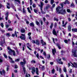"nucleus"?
<instances>
[{
	"label": "nucleus",
	"instance_id": "9b49d317",
	"mask_svg": "<svg viewBox=\"0 0 77 77\" xmlns=\"http://www.w3.org/2000/svg\"><path fill=\"white\" fill-rule=\"evenodd\" d=\"M72 30L73 32H77V28H73L72 29Z\"/></svg>",
	"mask_w": 77,
	"mask_h": 77
},
{
	"label": "nucleus",
	"instance_id": "a878e982",
	"mask_svg": "<svg viewBox=\"0 0 77 77\" xmlns=\"http://www.w3.org/2000/svg\"><path fill=\"white\" fill-rule=\"evenodd\" d=\"M40 9L41 11V12L42 14H45V12H44L42 11V9Z\"/></svg>",
	"mask_w": 77,
	"mask_h": 77
},
{
	"label": "nucleus",
	"instance_id": "0eeeda50",
	"mask_svg": "<svg viewBox=\"0 0 77 77\" xmlns=\"http://www.w3.org/2000/svg\"><path fill=\"white\" fill-rule=\"evenodd\" d=\"M72 27V26L71 25H69L67 26L68 30L69 32H70L71 29V27Z\"/></svg>",
	"mask_w": 77,
	"mask_h": 77
},
{
	"label": "nucleus",
	"instance_id": "f3484780",
	"mask_svg": "<svg viewBox=\"0 0 77 77\" xmlns=\"http://www.w3.org/2000/svg\"><path fill=\"white\" fill-rule=\"evenodd\" d=\"M67 22H66L65 23V24L64 25H62V27H64L65 28H66V25L67 24Z\"/></svg>",
	"mask_w": 77,
	"mask_h": 77
},
{
	"label": "nucleus",
	"instance_id": "b1692460",
	"mask_svg": "<svg viewBox=\"0 0 77 77\" xmlns=\"http://www.w3.org/2000/svg\"><path fill=\"white\" fill-rule=\"evenodd\" d=\"M6 36L7 37H10V33H7L6 34Z\"/></svg>",
	"mask_w": 77,
	"mask_h": 77
},
{
	"label": "nucleus",
	"instance_id": "864d4df0",
	"mask_svg": "<svg viewBox=\"0 0 77 77\" xmlns=\"http://www.w3.org/2000/svg\"><path fill=\"white\" fill-rule=\"evenodd\" d=\"M6 26V28H8V27H9V25H5Z\"/></svg>",
	"mask_w": 77,
	"mask_h": 77
},
{
	"label": "nucleus",
	"instance_id": "7c9ffc66",
	"mask_svg": "<svg viewBox=\"0 0 77 77\" xmlns=\"http://www.w3.org/2000/svg\"><path fill=\"white\" fill-rule=\"evenodd\" d=\"M23 14H26V12L25 9H24V8H23Z\"/></svg>",
	"mask_w": 77,
	"mask_h": 77
},
{
	"label": "nucleus",
	"instance_id": "09e8293b",
	"mask_svg": "<svg viewBox=\"0 0 77 77\" xmlns=\"http://www.w3.org/2000/svg\"><path fill=\"white\" fill-rule=\"evenodd\" d=\"M15 62H19L20 61V59H17L15 60Z\"/></svg>",
	"mask_w": 77,
	"mask_h": 77
},
{
	"label": "nucleus",
	"instance_id": "e2e57ef3",
	"mask_svg": "<svg viewBox=\"0 0 77 77\" xmlns=\"http://www.w3.org/2000/svg\"><path fill=\"white\" fill-rule=\"evenodd\" d=\"M43 54L44 56H46V53L45 52H43Z\"/></svg>",
	"mask_w": 77,
	"mask_h": 77
},
{
	"label": "nucleus",
	"instance_id": "2f4dec72",
	"mask_svg": "<svg viewBox=\"0 0 77 77\" xmlns=\"http://www.w3.org/2000/svg\"><path fill=\"white\" fill-rule=\"evenodd\" d=\"M53 23H52L50 26V29H52V28H53Z\"/></svg>",
	"mask_w": 77,
	"mask_h": 77
},
{
	"label": "nucleus",
	"instance_id": "f257e3e1",
	"mask_svg": "<svg viewBox=\"0 0 77 77\" xmlns=\"http://www.w3.org/2000/svg\"><path fill=\"white\" fill-rule=\"evenodd\" d=\"M63 4H61L60 5L61 6V7H57L56 9L57 11V14H61V15H64L66 14V11L65 9L63 10Z\"/></svg>",
	"mask_w": 77,
	"mask_h": 77
},
{
	"label": "nucleus",
	"instance_id": "4c0bfd02",
	"mask_svg": "<svg viewBox=\"0 0 77 77\" xmlns=\"http://www.w3.org/2000/svg\"><path fill=\"white\" fill-rule=\"evenodd\" d=\"M12 9H14V10L15 11H16V9L15 10V6H14V5H12Z\"/></svg>",
	"mask_w": 77,
	"mask_h": 77
},
{
	"label": "nucleus",
	"instance_id": "680f3d73",
	"mask_svg": "<svg viewBox=\"0 0 77 77\" xmlns=\"http://www.w3.org/2000/svg\"><path fill=\"white\" fill-rule=\"evenodd\" d=\"M54 63L53 62H50V64L51 65H53Z\"/></svg>",
	"mask_w": 77,
	"mask_h": 77
},
{
	"label": "nucleus",
	"instance_id": "473e14b6",
	"mask_svg": "<svg viewBox=\"0 0 77 77\" xmlns=\"http://www.w3.org/2000/svg\"><path fill=\"white\" fill-rule=\"evenodd\" d=\"M39 22L41 24V25H42L43 24V22L42 20H39Z\"/></svg>",
	"mask_w": 77,
	"mask_h": 77
},
{
	"label": "nucleus",
	"instance_id": "39448f33",
	"mask_svg": "<svg viewBox=\"0 0 77 77\" xmlns=\"http://www.w3.org/2000/svg\"><path fill=\"white\" fill-rule=\"evenodd\" d=\"M70 63L71 64H72V66H73V67H74L75 68H77V63L74 62L73 63V64L71 62H70Z\"/></svg>",
	"mask_w": 77,
	"mask_h": 77
},
{
	"label": "nucleus",
	"instance_id": "393cba45",
	"mask_svg": "<svg viewBox=\"0 0 77 77\" xmlns=\"http://www.w3.org/2000/svg\"><path fill=\"white\" fill-rule=\"evenodd\" d=\"M44 69H45V67H44V66H43L41 67V70L42 71H44Z\"/></svg>",
	"mask_w": 77,
	"mask_h": 77
},
{
	"label": "nucleus",
	"instance_id": "a19ab883",
	"mask_svg": "<svg viewBox=\"0 0 77 77\" xmlns=\"http://www.w3.org/2000/svg\"><path fill=\"white\" fill-rule=\"evenodd\" d=\"M0 31L2 32V33H5V31L3 30V29H1Z\"/></svg>",
	"mask_w": 77,
	"mask_h": 77
},
{
	"label": "nucleus",
	"instance_id": "c756f323",
	"mask_svg": "<svg viewBox=\"0 0 77 77\" xmlns=\"http://www.w3.org/2000/svg\"><path fill=\"white\" fill-rule=\"evenodd\" d=\"M31 63H35L36 61L35 60H32L31 61Z\"/></svg>",
	"mask_w": 77,
	"mask_h": 77
},
{
	"label": "nucleus",
	"instance_id": "e433bc0d",
	"mask_svg": "<svg viewBox=\"0 0 77 77\" xmlns=\"http://www.w3.org/2000/svg\"><path fill=\"white\" fill-rule=\"evenodd\" d=\"M63 71L65 72H66V68L65 67L64 68Z\"/></svg>",
	"mask_w": 77,
	"mask_h": 77
},
{
	"label": "nucleus",
	"instance_id": "79ce46f5",
	"mask_svg": "<svg viewBox=\"0 0 77 77\" xmlns=\"http://www.w3.org/2000/svg\"><path fill=\"white\" fill-rule=\"evenodd\" d=\"M23 63H26V61L25 60V58H23Z\"/></svg>",
	"mask_w": 77,
	"mask_h": 77
},
{
	"label": "nucleus",
	"instance_id": "338daca9",
	"mask_svg": "<svg viewBox=\"0 0 77 77\" xmlns=\"http://www.w3.org/2000/svg\"><path fill=\"white\" fill-rule=\"evenodd\" d=\"M44 42L42 40H41V43L42 44H43V42Z\"/></svg>",
	"mask_w": 77,
	"mask_h": 77
},
{
	"label": "nucleus",
	"instance_id": "aec40b11",
	"mask_svg": "<svg viewBox=\"0 0 77 77\" xmlns=\"http://www.w3.org/2000/svg\"><path fill=\"white\" fill-rule=\"evenodd\" d=\"M8 57L10 59H11V63H14V61L12 60V58H11V57H10V56H8Z\"/></svg>",
	"mask_w": 77,
	"mask_h": 77
},
{
	"label": "nucleus",
	"instance_id": "bf43d9fd",
	"mask_svg": "<svg viewBox=\"0 0 77 77\" xmlns=\"http://www.w3.org/2000/svg\"><path fill=\"white\" fill-rule=\"evenodd\" d=\"M31 32H29L28 34V36H30L31 35Z\"/></svg>",
	"mask_w": 77,
	"mask_h": 77
},
{
	"label": "nucleus",
	"instance_id": "c85d7f7f",
	"mask_svg": "<svg viewBox=\"0 0 77 77\" xmlns=\"http://www.w3.org/2000/svg\"><path fill=\"white\" fill-rule=\"evenodd\" d=\"M30 26L32 27H34V24L33 22L31 23H30Z\"/></svg>",
	"mask_w": 77,
	"mask_h": 77
},
{
	"label": "nucleus",
	"instance_id": "37998d69",
	"mask_svg": "<svg viewBox=\"0 0 77 77\" xmlns=\"http://www.w3.org/2000/svg\"><path fill=\"white\" fill-rule=\"evenodd\" d=\"M14 33H15L16 36V37H17V33H18V32H16V31H15Z\"/></svg>",
	"mask_w": 77,
	"mask_h": 77
},
{
	"label": "nucleus",
	"instance_id": "603ef678",
	"mask_svg": "<svg viewBox=\"0 0 77 77\" xmlns=\"http://www.w3.org/2000/svg\"><path fill=\"white\" fill-rule=\"evenodd\" d=\"M34 11L35 13H36V14H37V10L36 9H34Z\"/></svg>",
	"mask_w": 77,
	"mask_h": 77
},
{
	"label": "nucleus",
	"instance_id": "052dcab7",
	"mask_svg": "<svg viewBox=\"0 0 77 77\" xmlns=\"http://www.w3.org/2000/svg\"><path fill=\"white\" fill-rule=\"evenodd\" d=\"M64 42L65 43H66L67 44V42H68V40H67L66 39L64 40Z\"/></svg>",
	"mask_w": 77,
	"mask_h": 77
},
{
	"label": "nucleus",
	"instance_id": "dca6fc26",
	"mask_svg": "<svg viewBox=\"0 0 77 77\" xmlns=\"http://www.w3.org/2000/svg\"><path fill=\"white\" fill-rule=\"evenodd\" d=\"M56 46H57V47L60 49H61V47H60V44H59L58 43H57L56 44Z\"/></svg>",
	"mask_w": 77,
	"mask_h": 77
},
{
	"label": "nucleus",
	"instance_id": "c9c22d12",
	"mask_svg": "<svg viewBox=\"0 0 77 77\" xmlns=\"http://www.w3.org/2000/svg\"><path fill=\"white\" fill-rule=\"evenodd\" d=\"M54 21H59V19L57 18H56V17H54Z\"/></svg>",
	"mask_w": 77,
	"mask_h": 77
},
{
	"label": "nucleus",
	"instance_id": "6e6552de",
	"mask_svg": "<svg viewBox=\"0 0 77 77\" xmlns=\"http://www.w3.org/2000/svg\"><path fill=\"white\" fill-rule=\"evenodd\" d=\"M2 40L1 42L2 44V45H2V44H5V38H4V37H3V38H2Z\"/></svg>",
	"mask_w": 77,
	"mask_h": 77
},
{
	"label": "nucleus",
	"instance_id": "774afa93",
	"mask_svg": "<svg viewBox=\"0 0 77 77\" xmlns=\"http://www.w3.org/2000/svg\"><path fill=\"white\" fill-rule=\"evenodd\" d=\"M8 14H9V13H7L6 14H5V15H6V17H8Z\"/></svg>",
	"mask_w": 77,
	"mask_h": 77
},
{
	"label": "nucleus",
	"instance_id": "423d86ee",
	"mask_svg": "<svg viewBox=\"0 0 77 77\" xmlns=\"http://www.w3.org/2000/svg\"><path fill=\"white\" fill-rule=\"evenodd\" d=\"M44 5V3H43V2H40V5L38 4L40 8V9H42L43 6Z\"/></svg>",
	"mask_w": 77,
	"mask_h": 77
},
{
	"label": "nucleus",
	"instance_id": "f8f14e48",
	"mask_svg": "<svg viewBox=\"0 0 77 77\" xmlns=\"http://www.w3.org/2000/svg\"><path fill=\"white\" fill-rule=\"evenodd\" d=\"M20 38L21 39H23V40H25L26 39V36H20Z\"/></svg>",
	"mask_w": 77,
	"mask_h": 77
},
{
	"label": "nucleus",
	"instance_id": "1a4fd4ad",
	"mask_svg": "<svg viewBox=\"0 0 77 77\" xmlns=\"http://www.w3.org/2000/svg\"><path fill=\"white\" fill-rule=\"evenodd\" d=\"M52 33L54 35H55V36H57V32H56V31L55 29H53Z\"/></svg>",
	"mask_w": 77,
	"mask_h": 77
},
{
	"label": "nucleus",
	"instance_id": "4d7b16f0",
	"mask_svg": "<svg viewBox=\"0 0 77 77\" xmlns=\"http://www.w3.org/2000/svg\"><path fill=\"white\" fill-rule=\"evenodd\" d=\"M50 55L49 54L48 57H47V59H50Z\"/></svg>",
	"mask_w": 77,
	"mask_h": 77
},
{
	"label": "nucleus",
	"instance_id": "0e129e2a",
	"mask_svg": "<svg viewBox=\"0 0 77 77\" xmlns=\"http://www.w3.org/2000/svg\"><path fill=\"white\" fill-rule=\"evenodd\" d=\"M48 1L47 0H46L45 1V3H48Z\"/></svg>",
	"mask_w": 77,
	"mask_h": 77
},
{
	"label": "nucleus",
	"instance_id": "2eb2a0df",
	"mask_svg": "<svg viewBox=\"0 0 77 77\" xmlns=\"http://www.w3.org/2000/svg\"><path fill=\"white\" fill-rule=\"evenodd\" d=\"M52 53L53 55H54L55 54V53H56V49H53L52 50Z\"/></svg>",
	"mask_w": 77,
	"mask_h": 77
},
{
	"label": "nucleus",
	"instance_id": "a18cd8bd",
	"mask_svg": "<svg viewBox=\"0 0 77 77\" xmlns=\"http://www.w3.org/2000/svg\"><path fill=\"white\" fill-rule=\"evenodd\" d=\"M43 44H42V46H44V45H46V43L45 42H43Z\"/></svg>",
	"mask_w": 77,
	"mask_h": 77
},
{
	"label": "nucleus",
	"instance_id": "49530a36",
	"mask_svg": "<svg viewBox=\"0 0 77 77\" xmlns=\"http://www.w3.org/2000/svg\"><path fill=\"white\" fill-rule=\"evenodd\" d=\"M58 63H59L60 64H61V65H63V62H62V61L58 62Z\"/></svg>",
	"mask_w": 77,
	"mask_h": 77
},
{
	"label": "nucleus",
	"instance_id": "20e7f679",
	"mask_svg": "<svg viewBox=\"0 0 77 77\" xmlns=\"http://www.w3.org/2000/svg\"><path fill=\"white\" fill-rule=\"evenodd\" d=\"M76 52H77V50H75L73 51V56L74 57H77V53Z\"/></svg>",
	"mask_w": 77,
	"mask_h": 77
},
{
	"label": "nucleus",
	"instance_id": "a211bd4d",
	"mask_svg": "<svg viewBox=\"0 0 77 77\" xmlns=\"http://www.w3.org/2000/svg\"><path fill=\"white\" fill-rule=\"evenodd\" d=\"M36 73L37 75H39V73H38V68H36Z\"/></svg>",
	"mask_w": 77,
	"mask_h": 77
},
{
	"label": "nucleus",
	"instance_id": "58836bf2",
	"mask_svg": "<svg viewBox=\"0 0 77 77\" xmlns=\"http://www.w3.org/2000/svg\"><path fill=\"white\" fill-rule=\"evenodd\" d=\"M4 56L5 57V58H6V59H7V58L8 57L7 56V55H6L5 54H4Z\"/></svg>",
	"mask_w": 77,
	"mask_h": 77
},
{
	"label": "nucleus",
	"instance_id": "7ed1b4c3",
	"mask_svg": "<svg viewBox=\"0 0 77 77\" xmlns=\"http://www.w3.org/2000/svg\"><path fill=\"white\" fill-rule=\"evenodd\" d=\"M32 42L34 44H36V45H39V42L38 40H32Z\"/></svg>",
	"mask_w": 77,
	"mask_h": 77
},
{
	"label": "nucleus",
	"instance_id": "5fc2aeb1",
	"mask_svg": "<svg viewBox=\"0 0 77 77\" xmlns=\"http://www.w3.org/2000/svg\"><path fill=\"white\" fill-rule=\"evenodd\" d=\"M36 56L37 58H39V54H38V53H37Z\"/></svg>",
	"mask_w": 77,
	"mask_h": 77
},
{
	"label": "nucleus",
	"instance_id": "f704fd0d",
	"mask_svg": "<svg viewBox=\"0 0 77 77\" xmlns=\"http://www.w3.org/2000/svg\"><path fill=\"white\" fill-rule=\"evenodd\" d=\"M54 72H55V70L54 69H53L52 70V74H54Z\"/></svg>",
	"mask_w": 77,
	"mask_h": 77
},
{
	"label": "nucleus",
	"instance_id": "4be33fe9",
	"mask_svg": "<svg viewBox=\"0 0 77 77\" xmlns=\"http://www.w3.org/2000/svg\"><path fill=\"white\" fill-rule=\"evenodd\" d=\"M36 24H37V26H40V24L39 23V22L38 21H36Z\"/></svg>",
	"mask_w": 77,
	"mask_h": 77
},
{
	"label": "nucleus",
	"instance_id": "8fccbe9b",
	"mask_svg": "<svg viewBox=\"0 0 77 77\" xmlns=\"http://www.w3.org/2000/svg\"><path fill=\"white\" fill-rule=\"evenodd\" d=\"M32 6L33 8H36V5H35V4H33L32 5Z\"/></svg>",
	"mask_w": 77,
	"mask_h": 77
},
{
	"label": "nucleus",
	"instance_id": "de8ad7c7",
	"mask_svg": "<svg viewBox=\"0 0 77 77\" xmlns=\"http://www.w3.org/2000/svg\"><path fill=\"white\" fill-rule=\"evenodd\" d=\"M27 47L28 48V49H29V50L32 51V49H31V48H30L29 47V46H27Z\"/></svg>",
	"mask_w": 77,
	"mask_h": 77
},
{
	"label": "nucleus",
	"instance_id": "c03bdc74",
	"mask_svg": "<svg viewBox=\"0 0 77 77\" xmlns=\"http://www.w3.org/2000/svg\"><path fill=\"white\" fill-rule=\"evenodd\" d=\"M8 30H10V31H12L13 30L11 28H8Z\"/></svg>",
	"mask_w": 77,
	"mask_h": 77
},
{
	"label": "nucleus",
	"instance_id": "412c9836",
	"mask_svg": "<svg viewBox=\"0 0 77 77\" xmlns=\"http://www.w3.org/2000/svg\"><path fill=\"white\" fill-rule=\"evenodd\" d=\"M26 32V30L24 29H22L21 30V33H25Z\"/></svg>",
	"mask_w": 77,
	"mask_h": 77
},
{
	"label": "nucleus",
	"instance_id": "ea45409f",
	"mask_svg": "<svg viewBox=\"0 0 77 77\" xmlns=\"http://www.w3.org/2000/svg\"><path fill=\"white\" fill-rule=\"evenodd\" d=\"M30 5H32V3H33L32 0H30Z\"/></svg>",
	"mask_w": 77,
	"mask_h": 77
},
{
	"label": "nucleus",
	"instance_id": "ddd939ff",
	"mask_svg": "<svg viewBox=\"0 0 77 77\" xmlns=\"http://www.w3.org/2000/svg\"><path fill=\"white\" fill-rule=\"evenodd\" d=\"M32 74H34V72H35V67H33L32 68Z\"/></svg>",
	"mask_w": 77,
	"mask_h": 77
},
{
	"label": "nucleus",
	"instance_id": "72a5a7b5",
	"mask_svg": "<svg viewBox=\"0 0 77 77\" xmlns=\"http://www.w3.org/2000/svg\"><path fill=\"white\" fill-rule=\"evenodd\" d=\"M23 70L24 72V74H25V73L26 72V68H25L24 67H23Z\"/></svg>",
	"mask_w": 77,
	"mask_h": 77
},
{
	"label": "nucleus",
	"instance_id": "5701e85b",
	"mask_svg": "<svg viewBox=\"0 0 77 77\" xmlns=\"http://www.w3.org/2000/svg\"><path fill=\"white\" fill-rule=\"evenodd\" d=\"M54 3V0H51V5H53Z\"/></svg>",
	"mask_w": 77,
	"mask_h": 77
},
{
	"label": "nucleus",
	"instance_id": "4468645a",
	"mask_svg": "<svg viewBox=\"0 0 77 77\" xmlns=\"http://www.w3.org/2000/svg\"><path fill=\"white\" fill-rule=\"evenodd\" d=\"M20 65H21L22 67H23V66H24V65H25V64H26V63H25L23 62H21L20 63Z\"/></svg>",
	"mask_w": 77,
	"mask_h": 77
},
{
	"label": "nucleus",
	"instance_id": "f03ea898",
	"mask_svg": "<svg viewBox=\"0 0 77 77\" xmlns=\"http://www.w3.org/2000/svg\"><path fill=\"white\" fill-rule=\"evenodd\" d=\"M7 49L9 50L8 51V53L9 54H11V53H13V55L14 56H15V52L14 51L12 50L9 47H8L7 48Z\"/></svg>",
	"mask_w": 77,
	"mask_h": 77
},
{
	"label": "nucleus",
	"instance_id": "9d476101",
	"mask_svg": "<svg viewBox=\"0 0 77 77\" xmlns=\"http://www.w3.org/2000/svg\"><path fill=\"white\" fill-rule=\"evenodd\" d=\"M6 72H5V71L4 70V69H2V71H0V73L1 74V75H3V74H5Z\"/></svg>",
	"mask_w": 77,
	"mask_h": 77
},
{
	"label": "nucleus",
	"instance_id": "bb28decb",
	"mask_svg": "<svg viewBox=\"0 0 77 77\" xmlns=\"http://www.w3.org/2000/svg\"><path fill=\"white\" fill-rule=\"evenodd\" d=\"M67 11L68 12H69V13H71L72 12V11H71L69 9H67Z\"/></svg>",
	"mask_w": 77,
	"mask_h": 77
},
{
	"label": "nucleus",
	"instance_id": "cd10ccee",
	"mask_svg": "<svg viewBox=\"0 0 77 77\" xmlns=\"http://www.w3.org/2000/svg\"><path fill=\"white\" fill-rule=\"evenodd\" d=\"M50 8V5H49L48 4L46 7V9H48V8Z\"/></svg>",
	"mask_w": 77,
	"mask_h": 77
},
{
	"label": "nucleus",
	"instance_id": "13d9d810",
	"mask_svg": "<svg viewBox=\"0 0 77 77\" xmlns=\"http://www.w3.org/2000/svg\"><path fill=\"white\" fill-rule=\"evenodd\" d=\"M14 68L15 69H17V68H18V66L17 65H15V66Z\"/></svg>",
	"mask_w": 77,
	"mask_h": 77
},
{
	"label": "nucleus",
	"instance_id": "6e6d98bb",
	"mask_svg": "<svg viewBox=\"0 0 77 77\" xmlns=\"http://www.w3.org/2000/svg\"><path fill=\"white\" fill-rule=\"evenodd\" d=\"M66 3H67L68 4H69V2L67 0H66Z\"/></svg>",
	"mask_w": 77,
	"mask_h": 77
},
{
	"label": "nucleus",
	"instance_id": "6ab92c4d",
	"mask_svg": "<svg viewBox=\"0 0 77 77\" xmlns=\"http://www.w3.org/2000/svg\"><path fill=\"white\" fill-rule=\"evenodd\" d=\"M53 42L54 43H55V42H54V41H55L56 42H57V38H52Z\"/></svg>",
	"mask_w": 77,
	"mask_h": 77
},
{
	"label": "nucleus",
	"instance_id": "3c124183",
	"mask_svg": "<svg viewBox=\"0 0 77 77\" xmlns=\"http://www.w3.org/2000/svg\"><path fill=\"white\" fill-rule=\"evenodd\" d=\"M1 26L3 28V23H1Z\"/></svg>",
	"mask_w": 77,
	"mask_h": 77
},
{
	"label": "nucleus",
	"instance_id": "69168bd1",
	"mask_svg": "<svg viewBox=\"0 0 77 77\" xmlns=\"http://www.w3.org/2000/svg\"><path fill=\"white\" fill-rule=\"evenodd\" d=\"M71 6H72L74 8V4L73 3H72L71 4Z\"/></svg>",
	"mask_w": 77,
	"mask_h": 77
}]
</instances>
